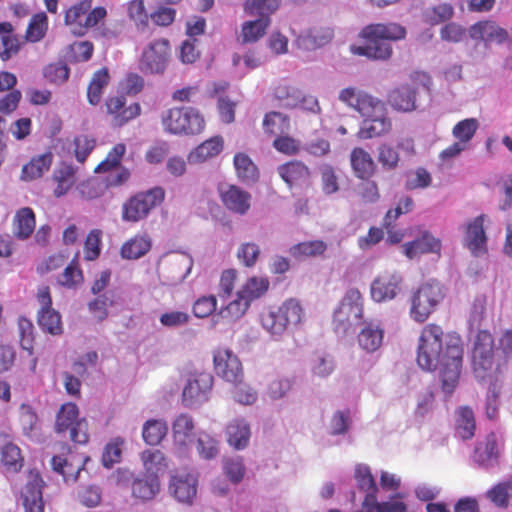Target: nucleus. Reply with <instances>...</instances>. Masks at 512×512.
<instances>
[{"label": "nucleus", "mask_w": 512, "mask_h": 512, "mask_svg": "<svg viewBox=\"0 0 512 512\" xmlns=\"http://www.w3.org/2000/svg\"><path fill=\"white\" fill-rule=\"evenodd\" d=\"M416 361L424 371L433 372L439 367L441 388L451 395L458 385L463 363L460 336H444L442 328L435 323L425 326L419 337Z\"/></svg>", "instance_id": "nucleus-1"}, {"label": "nucleus", "mask_w": 512, "mask_h": 512, "mask_svg": "<svg viewBox=\"0 0 512 512\" xmlns=\"http://www.w3.org/2000/svg\"><path fill=\"white\" fill-rule=\"evenodd\" d=\"M406 28L396 22L372 23L364 26L359 37L363 45H351L353 55L374 61H388L393 56L392 43L406 38Z\"/></svg>", "instance_id": "nucleus-2"}, {"label": "nucleus", "mask_w": 512, "mask_h": 512, "mask_svg": "<svg viewBox=\"0 0 512 512\" xmlns=\"http://www.w3.org/2000/svg\"><path fill=\"white\" fill-rule=\"evenodd\" d=\"M496 352L491 333L480 330L476 335L471 355L472 370L479 381L498 380L500 362Z\"/></svg>", "instance_id": "nucleus-3"}, {"label": "nucleus", "mask_w": 512, "mask_h": 512, "mask_svg": "<svg viewBox=\"0 0 512 512\" xmlns=\"http://www.w3.org/2000/svg\"><path fill=\"white\" fill-rule=\"evenodd\" d=\"M161 124L166 133L193 136L205 129L202 113L191 106L172 107L162 112Z\"/></svg>", "instance_id": "nucleus-4"}, {"label": "nucleus", "mask_w": 512, "mask_h": 512, "mask_svg": "<svg viewBox=\"0 0 512 512\" xmlns=\"http://www.w3.org/2000/svg\"><path fill=\"white\" fill-rule=\"evenodd\" d=\"M165 190L156 186L129 197L122 205L121 218L124 222L137 223L148 217L150 212L161 205Z\"/></svg>", "instance_id": "nucleus-5"}, {"label": "nucleus", "mask_w": 512, "mask_h": 512, "mask_svg": "<svg viewBox=\"0 0 512 512\" xmlns=\"http://www.w3.org/2000/svg\"><path fill=\"white\" fill-rule=\"evenodd\" d=\"M92 1L81 0L65 12V25L74 35H85L90 28L97 26L106 18V9L102 6L92 9Z\"/></svg>", "instance_id": "nucleus-6"}, {"label": "nucleus", "mask_w": 512, "mask_h": 512, "mask_svg": "<svg viewBox=\"0 0 512 512\" xmlns=\"http://www.w3.org/2000/svg\"><path fill=\"white\" fill-rule=\"evenodd\" d=\"M444 298L443 286L437 281L421 284L411 299V316L415 320H426Z\"/></svg>", "instance_id": "nucleus-7"}, {"label": "nucleus", "mask_w": 512, "mask_h": 512, "mask_svg": "<svg viewBox=\"0 0 512 512\" xmlns=\"http://www.w3.org/2000/svg\"><path fill=\"white\" fill-rule=\"evenodd\" d=\"M105 113L109 123L114 128H120L141 114L138 102L128 104L124 95L109 96L104 103Z\"/></svg>", "instance_id": "nucleus-8"}, {"label": "nucleus", "mask_w": 512, "mask_h": 512, "mask_svg": "<svg viewBox=\"0 0 512 512\" xmlns=\"http://www.w3.org/2000/svg\"><path fill=\"white\" fill-rule=\"evenodd\" d=\"M339 99L350 107H353L365 119L385 112L386 108L384 102L381 100L366 92L358 91L351 87L341 90Z\"/></svg>", "instance_id": "nucleus-9"}, {"label": "nucleus", "mask_w": 512, "mask_h": 512, "mask_svg": "<svg viewBox=\"0 0 512 512\" xmlns=\"http://www.w3.org/2000/svg\"><path fill=\"white\" fill-rule=\"evenodd\" d=\"M170 52L169 41L158 39L150 43L141 57V70L146 73H163L166 69Z\"/></svg>", "instance_id": "nucleus-10"}, {"label": "nucleus", "mask_w": 512, "mask_h": 512, "mask_svg": "<svg viewBox=\"0 0 512 512\" xmlns=\"http://www.w3.org/2000/svg\"><path fill=\"white\" fill-rule=\"evenodd\" d=\"M484 215H479L465 225L463 244L475 257L485 255L487 236L484 230Z\"/></svg>", "instance_id": "nucleus-11"}, {"label": "nucleus", "mask_w": 512, "mask_h": 512, "mask_svg": "<svg viewBox=\"0 0 512 512\" xmlns=\"http://www.w3.org/2000/svg\"><path fill=\"white\" fill-rule=\"evenodd\" d=\"M402 277L396 272H384L377 276L371 284V297L376 302L394 299L401 290Z\"/></svg>", "instance_id": "nucleus-12"}, {"label": "nucleus", "mask_w": 512, "mask_h": 512, "mask_svg": "<svg viewBox=\"0 0 512 512\" xmlns=\"http://www.w3.org/2000/svg\"><path fill=\"white\" fill-rule=\"evenodd\" d=\"M214 369L225 381L236 384L243 378V370L238 357L230 350H218L214 354Z\"/></svg>", "instance_id": "nucleus-13"}, {"label": "nucleus", "mask_w": 512, "mask_h": 512, "mask_svg": "<svg viewBox=\"0 0 512 512\" xmlns=\"http://www.w3.org/2000/svg\"><path fill=\"white\" fill-rule=\"evenodd\" d=\"M197 485L198 479L195 474L180 471L171 477L169 491L179 502L190 504L196 497Z\"/></svg>", "instance_id": "nucleus-14"}, {"label": "nucleus", "mask_w": 512, "mask_h": 512, "mask_svg": "<svg viewBox=\"0 0 512 512\" xmlns=\"http://www.w3.org/2000/svg\"><path fill=\"white\" fill-rule=\"evenodd\" d=\"M43 487L44 481L39 472L30 470L27 483L22 492L25 512H44Z\"/></svg>", "instance_id": "nucleus-15"}, {"label": "nucleus", "mask_w": 512, "mask_h": 512, "mask_svg": "<svg viewBox=\"0 0 512 512\" xmlns=\"http://www.w3.org/2000/svg\"><path fill=\"white\" fill-rule=\"evenodd\" d=\"M213 386V376L208 372L198 373L183 389L182 397L186 406L205 401Z\"/></svg>", "instance_id": "nucleus-16"}, {"label": "nucleus", "mask_w": 512, "mask_h": 512, "mask_svg": "<svg viewBox=\"0 0 512 512\" xmlns=\"http://www.w3.org/2000/svg\"><path fill=\"white\" fill-rule=\"evenodd\" d=\"M219 196L223 206L232 213L245 215L251 207V194L236 185L221 189Z\"/></svg>", "instance_id": "nucleus-17"}, {"label": "nucleus", "mask_w": 512, "mask_h": 512, "mask_svg": "<svg viewBox=\"0 0 512 512\" xmlns=\"http://www.w3.org/2000/svg\"><path fill=\"white\" fill-rule=\"evenodd\" d=\"M334 37L331 27L316 24L296 38V43L305 50H314L330 43Z\"/></svg>", "instance_id": "nucleus-18"}, {"label": "nucleus", "mask_w": 512, "mask_h": 512, "mask_svg": "<svg viewBox=\"0 0 512 512\" xmlns=\"http://www.w3.org/2000/svg\"><path fill=\"white\" fill-rule=\"evenodd\" d=\"M363 316V297L358 289H350L335 311V320H358Z\"/></svg>", "instance_id": "nucleus-19"}, {"label": "nucleus", "mask_w": 512, "mask_h": 512, "mask_svg": "<svg viewBox=\"0 0 512 512\" xmlns=\"http://www.w3.org/2000/svg\"><path fill=\"white\" fill-rule=\"evenodd\" d=\"M392 130V121L387 116V111L364 119L357 137L361 140L378 138L389 134Z\"/></svg>", "instance_id": "nucleus-20"}, {"label": "nucleus", "mask_w": 512, "mask_h": 512, "mask_svg": "<svg viewBox=\"0 0 512 512\" xmlns=\"http://www.w3.org/2000/svg\"><path fill=\"white\" fill-rule=\"evenodd\" d=\"M469 35L475 40L499 44L505 42L508 38L507 31L493 21H479L475 23L471 26Z\"/></svg>", "instance_id": "nucleus-21"}, {"label": "nucleus", "mask_w": 512, "mask_h": 512, "mask_svg": "<svg viewBox=\"0 0 512 512\" xmlns=\"http://www.w3.org/2000/svg\"><path fill=\"white\" fill-rule=\"evenodd\" d=\"M441 247V241L428 232H425L421 237L402 245L403 252L409 259H413L420 254H440Z\"/></svg>", "instance_id": "nucleus-22"}, {"label": "nucleus", "mask_w": 512, "mask_h": 512, "mask_svg": "<svg viewBox=\"0 0 512 512\" xmlns=\"http://www.w3.org/2000/svg\"><path fill=\"white\" fill-rule=\"evenodd\" d=\"M152 248V239L147 233H137L125 241L120 249L123 259L137 260L145 256Z\"/></svg>", "instance_id": "nucleus-23"}, {"label": "nucleus", "mask_w": 512, "mask_h": 512, "mask_svg": "<svg viewBox=\"0 0 512 512\" xmlns=\"http://www.w3.org/2000/svg\"><path fill=\"white\" fill-rule=\"evenodd\" d=\"M223 147L224 140L222 136H213L192 150L188 155V161L190 163H203L220 154Z\"/></svg>", "instance_id": "nucleus-24"}, {"label": "nucleus", "mask_w": 512, "mask_h": 512, "mask_svg": "<svg viewBox=\"0 0 512 512\" xmlns=\"http://www.w3.org/2000/svg\"><path fill=\"white\" fill-rule=\"evenodd\" d=\"M416 92L409 85H401L388 95V103L394 109L402 112H410L415 109Z\"/></svg>", "instance_id": "nucleus-25"}, {"label": "nucleus", "mask_w": 512, "mask_h": 512, "mask_svg": "<svg viewBox=\"0 0 512 512\" xmlns=\"http://www.w3.org/2000/svg\"><path fill=\"white\" fill-rule=\"evenodd\" d=\"M195 424L192 416L186 413L178 415L172 424L173 440L179 446H187L194 436Z\"/></svg>", "instance_id": "nucleus-26"}, {"label": "nucleus", "mask_w": 512, "mask_h": 512, "mask_svg": "<svg viewBox=\"0 0 512 512\" xmlns=\"http://www.w3.org/2000/svg\"><path fill=\"white\" fill-rule=\"evenodd\" d=\"M278 173L290 187L307 182L310 176L308 167L300 161H290L279 166Z\"/></svg>", "instance_id": "nucleus-27"}, {"label": "nucleus", "mask_w": 512, "mask_h": 512, "mask_svg": "<svg viewBox=\"0 0 512 512\" xmlns=\"http://www.w3.org/2000/svg\"><path fill=\"white\" fill-rule=\"evenodd\" d=\"M52 160L53 155L51 152L33 157L23 166L20 179L23 181H33L42 177L50 169Z\"/></svg>", "instance_id": "nucleus-28"}, {"label": "nucleus", "mask_w": 512, "mask_h": 512, "mask_svg": "<svg viewBox=\"0 0 512 512\" xmlns=\"http://www.w3.org/2000/svg\"><path fill=\"white\" fill-rule=\"evenodd\" d=\"M110 74L106 67L95 71L87 87V100L90 105L96 106L101 102L105 88L110 83Z\"/></svg>", "instance_id": "nucleus-29"}, {"label": "nucleus", "mask_w": 512, "mask_h": 512, "mask_svg": "<svg viewBox=\"0 0 512 512\" xmlns=\"http://www.w3.org/2000/svg\"><path fill=\"white\" fill-rule=\"evenodd\" d=\"M270 25L271 21L261 20L258 18L244 21L241 25V31L238 40L242 44L256 43L266 35Z\"/></svg>", "instance_id": "nucleus-30"}, {"label": "nucleus", "mask_w": 512, "mask_h": 512, "mask_svg": "<svg viewBox=\"0 0 512 512\" xmlns=\"http://www.w3.org/2000/svg\"><path fill=\"white\" fill-rule=\"evenodd\" d=\"M281 0H245L243 11L248 16L271 21V16L279 9Z\"/></svg>", "instance_id": "nucleus-31"}, {"label": "nucleus", "mask_w": 512, "mask_h": 512, "mask_svg": "<svg viewBox=\"0 0 512 512\" xmlns=\"http://www.w3.org/2000/svg\"><path fill=\"white\" fill-rule=\"evenodd\" d=\"M350 162L355 175L360 179L370 178L375 171V163L371 155L361 147L352 150Z\"/></svg>", "instance_id": "nucleus-32"}, {"label": "nucleus", "mask_w": 512, "mask_h": 512, "mask_svg": "<svg viewBox=\"0 0 512 512\" xmlns=\"http://www.w3.org/2000/svg\"><path fill=\"white\" fill-rule=\"evenodd\" d=\"M36 226L35 213L30 207L19 209L13 219L14 234L18 239H27Z\"/></svg>", "instance_id": "nucleus-33"}, {"label": "nucleus", "mask_w": 512, "mask_h": 512, "mask_svg": "<svg viewBox=\"0 0 512 512\" xmlns=\"http://www.w3.org/2000/svg\"><path fill=\"white\" fill-rule=\"evenodd\" d=\"M226 434L229 445L237 450H241L249 443L250 427L244 420L236 419L229 423L226 428Z\"/></svg>", "instance_id": "nucleus-34"}, {"label": "nucleus", "mask_w": 512, "mask_h": 512, "mask_svg": "<svg viewBox=\"0 0 512 512\" xmlns=\"http://www.w3.org/2000/svg\"><path fill=\"white\" fill-rule=\"evenodd\" d=\"M160 490V483L157 475L146 474L142 478H136L132 482V494L140 500H151Z\"/></svg>", "instance_id": "nucleus-35"}, {"label": "nucleus", "mask_w": 512, "mask_h": 512, "mask_svg": "<svg viewBox=\"0 0 512 512\" xmlns=\"http://www.w3.org/2000/svg\"><path fill=\"white\" fill-rule=\"evenodd\" d=\"M237 177L246 183H253L259 177V171L254 162L245 153H237L233 159Z\"/></svg>", "instance_id": "nucleus-36"}, {"label": "nucleus", "mask_w": 512, "mask_h": 512, "mask_svg": "<svg viewBox=\"0 0 512 512\" xmlns=\"http://www.w3.org/2000/svg\"><path fill=\"white\" fill-rule=\"evenodd\" d=\"M456 431L464 439H471L475 434L476 423L473 410L468 406L459 407L456 411Z\"/></svg>", "instance_id": "nucleus-37"}, {"label": "nucleus", "mask_w": 512, "mask_h": 512, "mask_svg": "<svg viewBox=\"0 0 512 512\" xmlns=\"http://www.w3.org/2000/svg\"><path fill=\"white\" fill-rule=\"evenodd\" d=\"M270 282L266 277H250L238 291L251 304L252 301L262 297L269 289Z\"/></svg>", "instance_id": "nucleus-38"}, {"label": "nucleus", "mask_w": 512, "mask_h": 512, "mask_svg": "<svg viewBox=\"0 0 512 512\" xmlns=\"http://www.w3.org/2000/svg\"><path fill=\"white\" fill-rule=\"evenodd\" d=\"M168 426L162 419L147 420L142 428L143 440L148 445H158L166 436Z\"/></svg>", "instance_id": "nucleus-39"}, {"label": "nucleus", "mask_w": 512, "mask_h": 512, "mask_svg": "<svg viewBox=\"0 0 512 512\" xmlns=\"http://www.w3.org/2000/svg\"><path fill=\"white\" fill-rule=\"evenodd\" d=\"M263 128L269 135L286 134L290 130V119L285 114L271 111L264 116Z\"/></svg>", "instance_id": "nucleus-40"}, {"label": "nucleus", "mask_w": 512, "mask_h": 512, "mask_svg": "<svg viewBox=\"0 0 512 512\" xmlns=\"http://www.w3.org/2000/svg\"><path fill=\"white\" fill-rule=\"evenodd\" d=\"M79 410L75 403H64L56 416L55 430L57 433H63L70 429L79 420Z\"/></svg>", "instance_id": "nucleus-41"}, {"label": "nucleus", "mask_w": 512, "mask_h": 512, "mask_svg": "<svg viewBox=\"0 0 512 512\" xmlns=\"http://www.w3.org/2000/svg\"><path fill=\"white\" fill-rule=\"evenodd\" d=\"M327 249V244L322 240L305 241L293 245L289 252L296 259L316 257L322 255Z\"/></svg>", "instance_id": "nucleus-42"}, {"label": "nucleus", "mask_w": 512, "mask_h": 512, "mask_svg": "<svg viewBox=\"0 0 512 512\" xmlns=\"http://www.w3.org/2000/svg\"><path fill=\"white\" fill-rule=\"evenodd\" d=\"M414 207V201L410 196H403L399 199L397 206L393 209H389L383 218V228L387 233H391L394 228L395 221L402 215L412 211Z\"/></svg>", "instance_id": "nucleus-43"}, {"label": "nucleus", "mask_w": 512, "mask_h": 512, "mask_svg": "<svg viewBox=\"0 0 512 512\" xmlns=\"http://www.w3.org/2000/svg\"><path fill=\"white\" fill-rule=\"evenodd\" d=\"M48 30V17L44 12L32 16L26 29L25 38L35 43L42 40Z\"/></svg>", "instance_id": "nucleus-44"}, {"label": "nucleus", "mask_w": 512, "mask_h": 512, "mask_svg": "<svg viewBox=\"0 0 512 512\" xmlns=\"http://www.w3.org/2000/svg\"><path fill=\"white\" fill-rule=\"evenodd\" d=\"M383 334V329L369 325L359 333V345L368 352H374L381 346Z\"/></svg>", "instance_id": "nucleus-45"}, {"label": "nucleus", "mask_w": 512, "mask_h": 512, "mask_svg": "<svg viewBox=\"0 0 512 512\" xmlns=\"http://www.w3.org/2000/svg\"><path fill=\"white\" fill-rule=\"evenodd\" d=\"M274 96L283 104V106L287 108H295L299 105L301 91L294 86L286 83H280L274 89Z\"/></svg>", "instance_id": "nucleus-46"}, {"label": "nucleus", "mask_w": 512, "mask_h": 512, "mask_svg": "<svg viewBox=\"0 0 512 512\" xmlns=\"http://www.w3.org/2000/svg\"><path fill=\"white\" fill-rule=\"evenodd\" d=\"M1 461L8 470L19 471L23 466L20 448L13 443L5 444L1 449Z\"/></svg>", "instance_id": "nucleus-47"}, {"label": "nucleus", "mask_w": 512, "mask_h": 512, "mask_svg": "<svg viewBox=\"0 0 512 512\" xmlns=\"http://www.w3.org/2000/svg\"><path fill=\"white\" fill-rule=\"evenodd\" d=\"M83 280V272L79 268L78 255H76L70 264L64 269L58 282L64 287L75 288L76 286L80 285Z\"/></svg>", "instance_id": "nucleus-48"}, {"label": "nucleus", "mask_w": 512, "mask_h": 512, "mask_svg": "<svg viewBox=\"0 0 512 512\" xmlns=\"http://www.w3.org/2000/svg\"><path fill=\"white\" fill-rule=\"evenodd\" d=\"M141 460L147 474L157 475V472L166 468V458L160 450H145L141 454Z\"/></svg>", "instance_id": "nucleus-49"}, {"label": "nucleus", "mask_w": 512, "mask_h": 512, "mask_svg": "<svg viewBox=\"0 0 512 512\" xmlns=\"http://www.w3.org/2000/svg\"><path fill=\"white\" fill-rule=\"evenodd\" d=\"M57 186L54 189V195L61 197L65 195L74 184V171L70 166H64L57 169L53 175Z\"/></svg>", "instance_id": "nucleus-50"}, {"label": "nucleus", "mask_w": 512, "mask_h": 512, "mask_svg": "<svg viewBox=\"0 0 512 512\" xmlns=\"http://www.w3.org/2000/svg\"><path fill=\"white\" fill-rule=\"evenodd\" d=\"M250 303L243 296L236 294V298L219 312L223 319L238 320L247 312Z\"/></svg>", "instance_id": "nucleus-51"}, {"label": "nucleus", "mask_w": 512, "mask_h": 512, "mask_svg": "<svg viewBox=\"0 0 512 512\" xmlns=\"http://www.w3.org/2000/svg\"><path fill=\"white\" fill-rule=\"evenodd\" d=\"M477 129L478 121L475 118H467L459 121L453 127L452 134L459 142H463L464 145L468 146Z\"/></svg>", "instance_id": "nucleus-52"}, {"label": "nucleus", "mask_w": 512, "mask_h": 512, "mask_svg": "<svg viewBox=\"0 0 512 512\" xmlns=\"http://www.w3.org/2000/svg\"><path fill=\"white\" fill-rule=\"evenodd\" d=\"M37 298L41 304L38 312V320H60L61 315L58 311L51 307L52 300L48 287H43L38 291Z\"/></svg>", "instance_id": "nucleus-53"}, {"label": "nucleus", "mask_w": 512, "mask_h": 512, "mask_svg": "<svg viewBox=\"0 0 512 512\" xmlns=\"http://www.w3.org/2000/svg\"><path fill=\"white\" fill-rule=\"evenodd\" d=\"M261 249L258 244L254 242L242 243L237 249V258L247 268H252L256 265Z\"/></svg>", "instance_id": "nucleus-54"}, {"label": "nucleus", "mask_w": 512, "mask_h": 512, "mask_svg": "<svg viewBox=\"0 0 512 512\" xmlns=\"http://www.w3.org/2000/svg\"><path fill=\"white\" fill-rule=\"evenodd\" d=\"M127 12L138 29L144 30L149 24V15L146 12L144 0H131L127 6Z\"/></svg>", "instance_id": "nucleus-55"}, {"label": "nucleus", "mask_w": 512, "mask_h": 512, "mask_svg": "<svg viewBox=\"0 0 512 512\" xmlns=\"http://www.w3.org/2000/svg\"><path fill=\"white\" fill-rule=\"evenodd\" d=\"M70 74V69L65 63H51L44 67L43 76L45 79L56 85L65 83Z\"/></svg>", "instance_id": "nucleus-56"}, {"label": "nucleus", "mask_w": 512, "mask_h": 512, "mask_svg": "<svg viewBox=\"0 0 512 512\" xmlns=\"http://www.w3.org/2000/svg\"><path fill=\"white\" fill-rule=\"evenodd\" d=\"M486 497L497 507L507 508L511 504L508 482H501L493 486L486 493Z\"/></svg>", "instance_id": "nucleus-57"}, {"label": "nucleus", "mask_w": 512, "mask_h": 512, "mask_svg": "<svg viewBox=\"0 0 512 512\" xmlns=\"http://www.w3.org/2000/svg\"><path fill=\"white\" fill-rule=\"evenodd\" d=\"M126 152V146L123 143H118L108 152L106 158L96 167V172H107L113 168H116L124 154Z\"/></svg>", "instance_id": "nucleus-58"}, {"label": "nucleus", "mask_w": 512, "mask_h": 512, "mask_svg": "<svg viewBox=\"0 0 512 512\" xmlns=\"http://www.w3.org/2000/svg\"><path fill=\"white\" fill-rule=\"evenodd\" d=\"M378 162L386 169H395L400 161L399 152L392 145L383 143L378 148Z\"/></svg>", "instance_id": "nucleus-59"}, {"label": "nucleus", "mask_w": 512, "mask_h": 512, "mask_svg": "<svg viewBox=\"0 0 512 512\" xmlns=\"http://www.w3.org/2000/svg\"><path fill=\"white\" fill-rule=\"evenodd\" d=\"M453 7L450 4H439L425 11L426 22L430 25H437L452 18Z\"/></svg>", "instance_id": "nucleus-60"}, {"label": "nucleus", "mask_w": 512, "mask_h": 512, "mask_svg": "<svg viewBox=\"0 0 512 512\" xmlns=\"http://www.w3.org/2000/svg\"><path fill=\"white\" fill-rule=\"evenodd\" d=\"M217 309V299L213 295L202 296L198 298L192 307V311L197 318H207Z\"/></svg>", "instance_id": "nucleus-61"}, {"label": "nucleus", "mask_w": 512, "mask_h": 512, "mask_svg": "<svg viewBox=\"0 0 512 512\" xmlns=\"http://www.w3.org/2000/svg\"><path fill=\"white\" fill-rule=\"evenodd\" d=\"M430 173L423 167H418L405 181L406 190L423 189L431 185Z\"/></svg>", "instance_id": "nucleus-62"}, {"label": "nucleus", "mask_w": 512, "mask_h": 512, "mask_svg": "<svg viewBox=\"0 0 512 512\" xmlns=\"http://www.w3.org/2000/svg\"><path fill=\"white\" fill-rule=\"evenodd\" d=\"M52 468L57 473L61 474L65 481L70 479L76 480L82 466L73 467L66 458L61 456H53L51 460Z\"/></svg>", "instance_id": "nucleus-63"}, {"label": "nucleus", "mask_w": 512, "mask_h": 512, "mask_svg": "<svg viewBox=\"0 0 512 512\" xmlns=\"http://www.w3.org/2000/svg\"><path fill=\"white\" fill-rule=\"evenodd\" d=\"M101 232L92 230L88 233L84 243V258L87 261L97 259L101 252Z\"/></svg>", "instance_id": "nucleus-64"}]
</instances>
